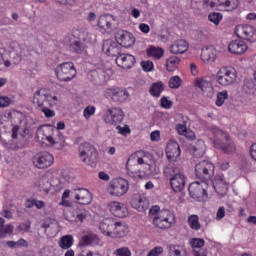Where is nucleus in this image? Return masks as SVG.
I'll return each mask as SVG.
<instances>
[{
    "instance_id": "nucleus-57",
    "label": "nucleus",
    "mask_w": 256,
    "mask_h": 256,
    "mask_svg": "<svg viewBox=\"0 0 256 256\" xmlns=\"http://www.w3.org/2000/svg\"><path fill=\"white\" fill-rule=\"evenodd\" d=\"M9 105H11V98L0 96V107H9Z\"/></svg>"
},
{
    "instance_id": "nucleus-8",
    "label": "nucleus",
    "mask_w": 256,
    "mask_h": 256,
    "mask_svg": "<svg viewBox=\"0 0 256 256\" xmlns=\"http://www.w3.org/2000/svg\"><path fill=\"white\" fill-rule=\"evenodd\" d=\"M107 191L111 197H123L129 191V181L123 178H115L109 183Z\"/></svg>"
},
{
    "instance_id": "nucleus-1",
    "label": "nucleus",
    "mask_w": 256,
    "mask_h": 256,
    "mask_svg": "<svg viewBox=\"0 0 256 256\" xmlns=\"http://www.w3.org/2000/svg\"><path fill=\"white\" fill-rule=\"evenodd\" d=\"M210 132L213 135L212 142L215 149H220L225 155H233L237 151V146L231 139L229 133L221 130L217 126H212Z\"/></svg>"
},
{
    "instance_id": "nucleus-62",
    "label": "nucleus",
    "mask_w": 256,
    "mask_h": 256,
    "mask_svg": "<svg viewBox=\"0 0 256 256\" xmlns=\"http://www.w3.org/2000/svg\"><path fill=\"white\" fill-rule=\"evenodd\" d=\"M25 207L26 209H33L35 207V199L34 198H29L25 201Z\"/></svg>"
},
{
    "instance_id": "nucleus-56",
    "label": "nucleus",
    "mask_w": 256,
    "mask_h": 256,
    "mask_svg": "<svg viewBox=\"0 0 256 256\" xmlns=\"http://www.w3.org/2000/svg\"><path fill=\"white\" fill-rule=\"evenodd\" d=\"M116 129L120 135H129V133H131V128H129V125H124L123 127L117 125Z\"/></svg>"
},
{
    "instance_id": "nucleus-45",
    "label": "nucleus",
    "mask_w": 256,
    "mask_h": 256,
    "mask_svg": "<svg viewBox=\"0 0 256 256\" xmlns=\"http://www.w3.org/2000/svg\"><path fill=\"white\" fill-rule=\"evenodd\" d=\"M168 85L170 89H179L183 85V80L179 76H173L170 78Z\"/></svg>"
},
{
    "instance_id": "nucleus-26",
    "label": "nucleus",
    "mask_w": 256,
    "mask_h": 256,
    "mask_svg": "<svg viewBox=\"0 0 256 256\" xmlns=\"http://www.w3.org/2000/svg\"><path fill=\"white\" fill-rule=\"evenodd\" d=\"M166 157L167 159H178L181 157V146L175 140H171L166 146Z\"/></svg>"
},
{
    "instance_id": "nucleus-16",
    "label": "nucleus",
    "mask_w": 256,
    "mask_h": 256,
    "mask_svg": "<svg viewBox=\"0 0 256 256\" xmlns=\"http://www.w3.org/2000/svg\"><path fill=\"white\" fill-rule=\"evenodd\" d=\"M107 209L114 217H119L120 219H125L129 215V209L123 202L112 201L108 203Z\"/></svg>"
},
{
    "instance_id": "nucleus-31",
    "label": "nucleus",
    "mask_w": 256,
    "mask_h": 256,
    "mask_svg": "<svg viewBox=\"0 0 256 256\" xmlns=\"http://www.w3.org/2000/svg\"><path fill=\"white\" fill-rule=\"evenodd\" d=\"M131 205L134 209H136V211L142 213L149 207V201H147V198L143 196H135L131 200Z\"/></svg>"
},
{
    "instance_id": "nucleus-6",
    "label": "nucleus",
    "mask_w": 256,
    "mask_h": 256,
    "mask_svg": "<svg viewBox=\"0 0 256 256\" xmlns=\"http://www.w3.org/2000/svg\"><path fill=\"white\" fill-rule=\"evenodd\" d=\"M56 77L59 81H73L77 77V70L73 62H64L56 67Z\"/></svg>"
},
{
    "instance_id": "nucleus-43",
    "label": "nucleus",
    "mask_w": 256,
    "mask_h": 256,
    "mask_svg": "<svg viewBox=\"0 0 256 256\" xmlns=\"http://www.w3.org/2000/svg\"><path fill=\"white\" fill-rule=\"evenodd\" d=\"M220 7H227L228 11H233L239 7V0H218Z\"/></svg>"
},
{
    "instance_id": "nucleus-30",
    "label": "nucleus",
    "mask_w": 256,
    "mask_h": 256,
    "mask_svg": "<svg viewBox=\"0 0 256 256\" xmlns=\"http://www.w3.org/2000/svg\"><path fill=\"white\" fill-rule=\"evenodd\" d=\"M189 50V43L185 40H177L170 47V53L173 55H183V53H187Z\"/></svg>"
},
{
    "instance_id": "nucleus-60",
    "label": "nucleus",
    "mask_w": 256,
    "mask_h": 256,
    "mask_svg": "<svg viewBox=\"0 0 256 256\" xmlns=\"http://www.w3.org/2000/svg\"><path fill=\"white\" fill-rule=\"evenodd\" d=\"M77 221H80V223H83L85 219H87V211L81 210L79 213L76 215Z\"/></svg>"
},
{
    "instance_id": "nucleus-35",
    "label": "nucleus",
    "mask_w": 256,
    "mask_h": 256,
    "mask_svg": "<svg viewBox=\"0 0 256 256\" xmlns=\"http://www.w3.org/2000/svg\"><path fill=\"white\" fill-rule=\"evenodd\" d=\"M180 63L181 59H179V57L171 56L166 60V70L169 73H173V71H177Z\"/></svg>"
},
{
    "instance_id": "nucleus-2",
    "label": "nucleus",
    "mask_w": 256,
    "mask_h": 256,
    "mask_svg": "<svg viewBox=\"0 0 256 256\" xmlns=\"http://www.w3.org/2000/svg\"><path fill=\"white\" fill-rule=\"evenodd\" d=\"M154 209L156 214L153 218V225L154 227H157V229L166 231V229H171V227L177 223L175 213H173L171 210H159L158 206H155Z\"/></svg>"
},
{
    "instance_id": "nucleus-3",
    "label": "nucleus",
    "mask_w": 256,
    "mask_h": 256,
    "mask_svg": "<svg viewBox=\"0 0 256 256\" xmlns=\"http://www.w3.org/2000/svg\"><path fill=\"white\" fill-rule=\"evenodd\" d=\"M164 175L174 193H181L185 189V175L181 173L179 168L169 165L164 169Z\"/></svg>"
},
{
    "instance_id": "nucleus-12",
    "label": "nucleus",
    "mask_w": 256,
    "mask_h": 256,
    "mask_svg": "<svg viewBox=\"0 0 256 256\" xmlns=\"http://www.w3.org/2000/svg\"><path fill=\"white\" fill-rule=\"evenodd\" d=\"M104 97L114 103H125L129 99V92L125 88L111 87L104 90Z\"/></svg>"
},
{
    "instance_id": "nucleus-53",
    "label": "nucleus",
    "mask_w": 256,
    "mask_h": 256,
    "mask_svg": "<svg viewBox=\"0 0 256 256\" xmlns=\"http://www.w3.org/2000/svg\"><path fill=\"white\" fill-rule=\"evenodd\" d=\"M97 109L95 108V106H87L84 111H83V116L86 118V119H91L92 115H95V111Z\"/></svg>"
},
{
    "instance_id": "nucleus-40",
    "label": "nucleus",
    "mask_w": 256,
    "mask_h": 256,
    "mask_svg": "<svg viewBox=\"0 0 256 256\" xmlns=\"http://www.w3.org/2000/svg\"><path fill=\"white\" fill-rule=\"evenodd\" d=\"M73 243H74L73 236L65 235L60 238L59 247L65 250L71 249V247H73Z\"/></svg>"
},
{
    "instance_id": "nucleus-29",
    "label": "nucleus",
    "mask_w": 256,
    "mask_h": 256,
    "mask_svg": "<svg viewBox=\"0 0 256 256\" xmlns=\"http://www.w3.org/2000/svg\"><path fill=\"white\" fill-rule=\"evenodd\" d=\"M69 39V47L72 49L74 53L77 55H81L85 51V44L79 40V38L75 37V35L70 34L68 36Z\"/></svg>"
},
{
    "instance_id": "nucleus-44",
    "label": "nucleus",
    "mask_w": 256,
    "mask_h": 256,
    "mask_svg": "<svg viewBox=\"0 0 256 256\" xmlns=\"http://www.w3.org/2000/svg\"><path fill=\"white\" fill-rule=\"evenodd\" d=\"M58 181L60 183L58 189H63V187H65V185H67V183L71 181V175H69V170H63Z\"/></svg>"
},
{
    "instance_id": "nucleus-41",
    "label": "nucleus",
    "mask_w": 256,
    "mask_h": 256,
    "mask_svg": "<svg viewBox=\"0 0 256 256\" xmlns=\"http://www.w3.org/2000/svg\"><path fill=\"white\" fill-rule=\"evenodd\" d=\"M6 245L9 247V249H19V247H24L27 249V247H29V242L23 238H20L18 241H7Z\"/></svg>"
},
{
    "instance_id": "nucleus-54",
    "label": "nucleus",
    "mask_w": 256,
    "mask_h": 256,
    "mask_svg": "<svg viewBox=\"0 0 256 256\" xmlns=\"http://www.w3.org/2000/svg\"><path fill=\"white\" fill-rule=\"evenodd\" d=\"M49 107L52 106H43L42 108H39L47 119L55 117V111L50 110Z\"/></svg>"
},
{
    "instance_id": "nucleus-39",
    "label": "nucleus",
    "mask_w": 256,
    "mask_h": 256,
    "mask_svg": "<svg viewBox=\"0 0 256 256\" xmlns=\"http://www.w3.org/2000/svg\"><path fill=\"white\" fill-rule=\"evenodd\" d=\"M147 55L148 57H153V59H161L165 55V50L151 46L147 49Z\"/></svg>"
},
{
    "instance_id": "nucleus-42",
    "label": "nucleus",
    "mask_w": 256,
    "mask_h": 256,
    "mask_svg": "<svg viewBox=\"0 0 256 256\" xmlns=\"http://www.w3.org/2000/svg\"><path fill=\"white\" fill-rule=\"evenodd\" d=\"M188 225L193 231H199L201 229V223L199 222V216L192 214L188 217Z\"/></svg>"
},
{
    "instance_id": "nucleus-37",
    "label": "nucleus",
    "mask_w": 256,
    "mask_h": 256,
    "mask_svg": "<svg viewBox=\"0 0 256 256\" xmlns=\"http://www.w3.org/2000/svg\"><path fill=\"white\" fill-rule=\"evenodd\" d=\"M143 155H145V151L143 150L136 151L135 153L130 155L126 163V167H129L130 161H137L138 165H145V160H143Z\"/></svg>"
},
{
    "instance_id": "nucleus-38",
    "label": "nucleus",
    "mask_w": 256,
    "mask_h": 256,
    "mask_svg": "<svg viewBox=\"0 0 256 256\" xmlns=\"http://www.w3.org/2000/svg\"><path fill=\"white\" fill-rule=\"evenodd\" d=\"M176 131L179 135H183L187 139H195V133H193V131L187 129V126L184 124H177Z\"/></svg>"
},
{
    "instance_id": "nucleus-23",
    "label": "nucleus",
    "mask_w": 256,
    "mask_h": 256,
    "mask_svg": "<svg viewBox=\"0 0 256 256\" xmlns=\"http://www.w3.org/2000/svg\"><path fill=\"white\" fill-rule=\"evenodd\" d=\"M102 51L108 57H119L121 55V47L117 42H113L111 40H106L103 42Z\"/></svg>"
},
{
    "instance_id": "nucleus-18",
    "label": "nucleus",
    "mask_w": 256,
    "mask_h": 256,
    "mask_svg": "<svg viewBox=\"0 0 256 256\" xmlns=\"http://www.w3.org/2000/svg\"><path fill=\"white\" fill-rule=\"evenodd\" d=\"M116 41L120 47H133L135 44V36L127 30H120L116 34Z\"/></svg>"
},
{
    "instance_id": "nucleus-47",
    "label": "nucleus",
    "mask_w": 256,
    "mask_h": 256,
    "mask_svg": "<svg viewBox=\"0 0 256 256\" xmlns=\"http://www.w3.org/2000/svg\"><path fill=\"white\" fill-rule=\"evenodd\" d=\"M14 229L15 228L11 224H7L5 226H2L0 228V239H5V237H7V235L13 234Z\"/></svg>"
},
{
    "instance_id": "nucleus-50",
    "label": "nucleus",
    "mask_w": 256,
    "mask_h": 256,
    "mask_svg": "<svg viewBox=\"0 0 256 256\" xmlns=\"http://www.w3.org/2000/svg\"><path fill=\"white\" fill-rule=\"evenodd\" d=\"M141 67H142L143 71H145L146 73H149V72L153 71V69H155L153 61H151V60L142 61Z\"/></svg>"
},
{
    "instance_id": "nucleus-27",
    "label": "nucleus",
    "mask_w": 256,
    "mask_h": 256,
    "mask_svg": "<svg viewBox=\"0 0 256 256\" xmlns=\"http://www.w3.org/2000/svg\"><path fill=\"white\" fill-rule=\"evenodd\" d=\"M129 233V226L125 222H117L115 220V225L112 230V237L116 239H121L127 237Z\"/></svg>"
},
{
    "instance_id": "nucleus-32",
    "label": "nucleus",
    "mask_w": 256,
    "mask_h": 256,
    "mask_svg": "<svg viewBox=\"0 0 256 256\" xmlns=\"http://www.w3.org/2000/svg\"><path fill=\"white\" fill-rule=\"evenodd\" d=\"M201 59L203 63H215L217 59V50L213 47L202 49Z\"/></svg>"
},
{
    "instance_id": "nucleus-11",
    "label": "nucleus",
    "mask_w": 256,
    "mask_h": 256,
    "mask_svg": "<svg viewBox=\"0 0 256 256\" xmlns=\"http://www.w3.org/2000/svg\"><path fill=\"white\" fill-rule=\"evenodd\" d=\"M234 33L238 39L248 43H256V28L249 24H240L235 27Z\"/></svg>"
},
{
    "instance_id": "nucleus-61",
    "label": "nucleus",
    "mask_w": 256,
    "mask_h": 256,
    "mask_svg": "<svg viewBox=\"0 0 256 256\" xmlns=\"http://www.w3.org/2000/svg\"><path fill=\"white\" fill-rule=\"evenodd\" d=\"M20 231H25L29 233V229H31V222H25L19 225Z\"/></svg>"
},
{
    "instance_id": "nucleus-5",
    "label": "nucleus",
    "mask_w": 256,
    "mask_h": 256,
    "mask_svg": "<svg viewBox=\"0 0 256 256\" xmlns=\"http://www.w3.org/2000/svg\"><path fill=\"white\" fill-rule=\"evenodd\" d=\"M216 79L222 87H229L237 81V70L231 66H223L218 70Z\"/></svg>"
},
{
    "instance_id": "nucleus-10",
    "label": "nucleus",
    "mask_w": 256,
    "mask_h": 256,
    "mask_svg": "<svg viewBox=\"0 0 256 256\" xmlns=\"http://www.w3.org/2000/svg\"><path fill=\"white\" fill-rule=\"evenodd\" d=\"M195 175L201 181H209L215 175V165L207 160L201 161L195 166Z\"/></svg>"
},
{
    "instance_id": "nucleus-14",
    "label": "nucleus",
    "mask_w": 256,
    "mask_h": 256,
    "mask_svg": "<svg viewBox=\"0 0 256 256\" xmlns=\"http://www.w3.org/2000/svg\"><path fill=\"white\" fill-rule=\"evenodd\" d=\"M123 119H125V113L121 108L117 107L108 109L104 117L105 123L109 125H119Z\"/></svg>"
},
{
    "instance_id": "nucleus-59",
    "label": "nucleus",
    "mask_w": 256,
    "mask_h": 256,
    "mask_svg": "<svg viewBox=\"0 0 256 256\" xmlns=\"http://www.w3.org/2000/svg\"><path fill=\"white\" fill-rule=\"evenodd\" d=\"M150 139L151 141H156V142L161 141V132H159V130H155L151 132Z\"/></svg>"
},
{
    "instance_id": "nucleus-55",
    "label": "nucleus",
    "mask_w": 256,
    "mask_h": 256,
    "mask_svg": "<svg viewBox=\"0 0 256 256\" xmlns=\"http://www.w3.org/2000/svg\"><path fill=\"white\" fill-rule=\"evenodd\" d=\"M160 103L163 109H171L173 107V101L167 99L166 96L161 98Z\"/></svg>"
},
{
    "instance_id": "nucleus-21",
    "label": "nucleus",
    "mask_w": 256,
    "mask_h": 256,
    "mask_svg": "<svg viewBox=\"0 0 256 256\" xmlns=\"http://www.w3.org/2000/svg\"><path fill=\"white\" fill-rule=\"evenodd\" d=\"M36 138L39 143H50L53 141V128L47 125L39 127L36 131Z\"/></svg>"
},
{
    "instance_id": "nucleus-7",
    "label": "nucleus",
    "mask_w": 256,
    "mask_h": 256,
    "mask_svg": "<svg viewBox=\"0 0 256 256\" xmlns=\"http://www.w3.org/2000/svg\"><path fill=\"white\" fill-rule=\"evenodd\" d=\"M79 157L86 165H95L97 163V149L89 142H85L79 147Z\"/></svg>"
},
{
    "instance_id": "nucleus-13",
    "label": "nucleus",
    "mask_w": 256,
    "mask_h": 256,
    "mask_svg": "<svg viewBox=\"0 0 256 256\" xmlns=\"http://www.w3.org/2000/svg\"><path fill=\"white\" fill-rule=\"evenodd\" d=\"M32 163L37 169H49L55 163V158L49 152H39L33 157Z\"/></svg>"
},
{
    "instance_id": "nucleus-4",
    "label": "nucleus",
    "mask_w": 256,
    "mask_h": 256,
    "mask_svg": "<svg viewBox=\"0 0 256 256\" xmlns=\"http://www.w3.org/2000/svg\"><path fill=\"white\" fill-rule=\"evenodd\" d=\"M58 103L59 98L49 94L47 89L41 88L34 93L33 105H35L37 109H41L42 107H55Z\"/></svg>"
},
{
    "instance_id": "nucleus-36",
    "label": "nucleus",
    "mask_w": 256,
    "mask_h": 256,
    "mask_svg": "<svg viewBox=\"0 0 256 256\" xmlns=\"http://www.w3.org/2000/svg\"><path fill=\"white\" fill-rule=\"evenodd\" d=\"M168 251L171 256H183L185 255V246L181 244H170Z\"/></svg>"
},
{
    "instance_id": "nucleus-34",
    "label": "nucleus",
    "mask_w": 256,
    "mask_h": 256,
    "mask_svg": "<svg viewBox=\"0 0 256 256\" xmlns=\"http://www.w3.org/2000/svg\"><path fill=\"white\" fill-rule=\"evenodd\" d=\"M49 145H53L56 149H63V147H65V136L57 131L56 135H52V140L49 142Z\"/></svg>"
},
{
    "instance_id": "nucleus-51",
    "label": "nucleus",
    "mask_w": 256,
    "mask_h": 256,
    "mask_svg": "<svg viewBox=\"0 0 256 256\" xmlns=\"http://www.w3.org/2000/svg\"><path fill=\"white\" fill-rule=\"evenodd\" d=\"M114 255L116 256H131V249L129 247H121L114 251Z\"/></svg>"
},
{
    "instance_id": "nucleus-15",
    "label": "nucleus",
    "mask_w": 256,
    "mask_h": 256,
    "mask_svg": "<svg viewBox=\"0 0 256 256\" xmlns=\"http://www.w3.org/2000/svg\"><path fill=\"white\" fill-rule=\"evenodd\" d=\"M212 185L218 195H225L229 189V178L223 173H218L214 176Z\"/></svg>"
},
{
    "instance_id": "nucleus-9",
    "label": "nucleus",
    "mask_w": 256,
    "mask_h": 256,
    "mask_svg": "<svg viewBox=\"0 0 256 256\" xmlns=\"http://www.w3.org/2000/svg\"><path fill=\"white\" fill-rule=\"evenodd\" d=\"M207 189H209V184L205 180L192 182L188 187L190 197L196 201L207 199Z\"/></svg>"
},
{
    "instance_id": "nucleus-52",
    "label": "nucleus",
    "mask_w": 256,
    "mask_h": 256,
    "mask_svg": "<svg viewBox=\"0 0 256 256\" xmlns=\"http://www.w3.org/2000/svg\"><path fill=\"white\" fill-rule=\"evenodd\" d=\"M200 145L202 146L200 148H197V146L193 147L194 157H203V155H205V144L203 142H200Z\"/></svg>"
},
{
    "instance_id": "nucleus-17",
    "label": "nucleus",
    "mask_w": 256,
    "mask_h": 256,
    "mask_svg": "<svg viewBox=\"0 0 256 256\" xmlns=\"http://www.w3.org/2000/svg\"><path fill=\"white\" fill-rule=\"evenodd\" d=\"M79 247H103V240L97 234L89 233L81 237Z\"/></svg>"
},
{
    "instance_id": "nucleus-20",
    "label": "nucleus",
    "mask_w": 256,
    "mask_h": 256,
    "mask_svg": "<svg viewBox=\"0 0 256 256\" xmlns=\"http://www.w3.org/2000/svg\"><path fill=\"white\" fill-rule=\"evenodd\" d=\"M117 18L111 14H105L98 18L97 25L101 31L104 33H109L113 30V25H115Z\"/></svg>"
},
{
    "instance_id": "nucleus-24",
    "label": "nucleus",
    "mask_w": 256,
    "mask_h": 256,
    "mask_svg": "<svg viewBox=\"0 0 256 256\" xmlns=\"http://www.w3.org/2000/svg\"><path fill=\"white\" fill-rule=\"evenodd\" d=\"M75 199L80 205H89L93 201V196L91 192L85 188L74 189Z\"/></svg>"
},
{
    "instance_id": "nucleus-58",
    "label": "nucleus",
    "mask_w": 256,
    "mask_h": 256,
    "mask_svg": "<svg viewBox=\"0 0 256 256\" xmlns=\"http://www.w3.org/2000/svg\"><path fill=\"white\" fill-rule=\"evenodd\" d=\"M225 217V207L221 206L218 208L216 213V221H221Z\"/></svg>"
},
{
    "instance_id": "nucleus-49",
    "label": "nucleus",
    "mask_w": 256,
    "mask_h": 256,
    "mask_svg": "<svg viewBox=\"0 0 256 256\" xmlns=\"http://www.w3.org/2000/svg\"><path fill=\"white\" fill-rule=\"evenodd\" d=\"M190 245L193 249H201L205 247V240L203 238H192L190 240Z\"/></svg>"
},
{
    "instance_id": "nucleus-63",
    "label": "nucleus",
    "mask_w": 256,
    "mask_h": 256,
    "mask_svg": "<svg viewBox=\"0 0 256 256\" xmlns=\"http://www.w3.org/2000/svg\"><path fill=\"white\" fill-rule=\"evenodd\" d=\"M218 167L220 171H227L229 169L230 165L229 162H219Z\"/></svg>"
},
{
    "instance_id": "nucleus-46",
    "label": "nucleus",
    "mask_w": 256,
    "mask_h": 256,
    "mask_svg": "<svg viewBox=\"0 0 256 256\" xmlns=\"http://www.w3.org/2000/svg\"><path fill=\"white\" fill-rule=\"evenodd\" d=\"M229 99V93H227L226 90L219 92L217 94V99H216V106L217 107H222V105Z\"/></svg>"
},
{
    "instance_id": "nucleus-33",
    "label": "nucleus",
    "mask_w": 256,
    "mask_h": 256,
    "mask_svg": "<svg viewBox=\"0 0 256 256\" xmlns=\"http://www.w3.org/2000/svg\"><path fill=\"white\" fill-rule=\"evenodd\" d=\"M165 91V84L161 81L154 82L151 84L149 93L152 97H161V94Z\"/></svg>"
},
{
    "instance_id": "nucleus-28",
    "label": "nucleus",
    "mask_w": 256,
    "mask_h": 256,
    "mask_svg": "<svg viewBox=\"0 0 256 256\" xmlns=\"http://www.w3.org/2000/svg\"><path fill=\"white\" fill-rule=\"evenodd\" d=\"M113 227H115V219L113 218H105L99 224V230L106 237H112Z\"/></svg>"
},
{
    "instance_id": "nucleus-48",
    "label": "nucleus",
    "mask_w": 256,
    "mask_h": 256,
    "mask_svg": "<svg viewBox=\"0 0 256 256\" xmlns=\"http://www.w3.org/2000/svg\"><path fill=\"white\" fill-rule=\"evenodd\" d=\"M221 19H223V14L219 12L211 13L208 16V21H210V23H214V25H219Z\"/></svg>"
},
{
    "instance_id": "nucleus-64",
    "label": "nucleus",
    "mask_w": 256,
    "mask_h": 256,
    "mask_svg": "<svg viewBox=\"0 0 256 256\" xmlns=\"http://www.w3.org/2000/svg\"><path fill=\"white\" fill-rule=\"evenodd\" d=\"M250 157L256 161V143L252 144L250 147Z\"/></svg>"
},
{
    "instance_id": "nucleus-19",
    "label": "nucleus",
    "mask_w": 256,
    "mask_h": 256,
    "mask_svg": "<svg viewBox=\"0 0 256 256\" xmlns=\"http://www.w3.org/2000/svg\"><path fill=\"white\" fill-rule=\"evenodd\" d=\"M249 49V46L243 39H236L232 40L228 44V51L232 55H245L247 53V50Z\"/></svg>"
},
{
    "instance_id": "nucleus-25",
    "label": "nucleus",
    "mask_w": 256,
    "mask_h": 256,
    "mask_svg": "<svg viewBox=\"0 0 256 256\" xmlns=\"http://www.w3.org/2000/svg\"><path fill=\"white\" fill-rule=\"evenodd\" d=\"M116 65L121 69H131L135 65V56L131 54H120L116 58Z\"/></svg>"
},
{
    "instance_id": "nucleus-22",
    "label": "nucleus",
    "mask_w": 256,
    "mask_h": 256,
    "mask_svg": "<svg viewBox=\"0 0 256 256\" xmlns=\"http://www.w3.org/2000/svg\"><path fill=\"white\" fill-rule=\"evenodd\" d=\"M194 85L207 97H213V83L210 80H207V78H196Z\"/></svg>"
}]
</instances>
